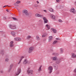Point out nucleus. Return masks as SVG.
<instances>
[{
    "mask_svg": "<svg viewBox=\"0 0 76 76\" xmlns=\"http://www.w3.org/2000/svg\"><path fill=\"white\" fill-rule=\"evenodd\" d=\"M13 42H10V47H13Z\"/></svg>",
    "mask_w": 76,
    "mask_h": 76,
    "instance_id": "obj_18",
    "label": "nucleus"
},
{
    "mask_svg": "<svg viewBox=\"0 0 76 76\" xmlns=\"http://www.w3.org/2000/svg\"><path fill=\"white\" fill-rule=\"evenodd\" d=\"M3 19H4V20H7V18L5 17H4V18H3Z\"/></svg>",
    "mask_w": 76,
    "mask_h": 76,
    "instance_id": "obj_33",
    "label": "nucleus"
},
{
    "mask_svg": "<svg viewBox=\"0 0 76 76\" xmlns=\"http://www.w3.org/2000/svg\"><path fill=\"white\" fill-rule=\"evenodd\" d=\"M51 29L55 34H56V33L57 32V31L56 29L53 28H51Z\"/></svg>",
    "mask_w": 76,
    "mask_h": 76,
    "instance_id": "obj_14",
    "label": "nucleus"
},
{
    "mask_svg": "<svg viewBox=\"0 0 76 76\" xmlns=\"http://www.w3.org/2000/svg\"><path fill=\"white\" fill-rule=\"evenodd\" d=\"M7 12H8V10L7 9L6 10Z\"/></svg>",
    "mask_w": 76,
    "mask_h": 76,
    "instance_id": "obj_42",
    "label": "nucleus"
},
{
    "mask_svg": "<svg viewBox=\"0 0 76 76\" xmlns=\"http://www.w3.org/2000/svg\"><path fill=\"white\" fill-rule=\"evenodd\" d=\"M36 39H37L38 41H39L40 40V38H39V37L38 36H36Z\"/></svg>",
    "mask_w": 76,
    "mask_h": 76,
    "instance_id": "obj_20",
    "label": "nucleus"
},
{
    "mask_svg": "<svg viewBox=\"0 0 76 76\" xmlns=\"http://www.w3.org/2000/svg\"><path fill=\"white\" fill-rule=\"evenodd\" d=\"M56 40H60V39L58 38H56Z\"/></svg>",
    "mask_w": 76,
    "mask_h": 76,
    "instance_id": "obj_37",
    "label": "nucleus"
},
{
    "mask_svg": "<svg viewBox=\"0 0 76 76\" xmlns=\"http://www.w3.org/2000/svg\"><path fill=\"white\" fill-rule=\"evenodd\" d=\"M27 73H28V74H32L33 73V71L32 70L28 71Z\"/></svg>",
    "mask_w": 76,
    "mask_h": 76,
    "instance_id": "obj_15",
    "label": "nucleus"
},
{
    "mask_svg": "<svg viewBox=\"0 0 76 76\" xmlns=\"http://www.w3.org/2000/svg\"><path fill=\"white\" fill-rule=\"evenodd\" d=\"M63 7H64V6H61V8H63Z\"/></svg>",
    "mask_w": 76,
    "mask_h": 76,
    "instance_id": "obj_38",
    "label": "nucleus"
},
{
    "mask_svg": "<svg viewBox=\"0 0 76 76\" xmlns=\"http://www.w3.org/2000/svg\"><path fill=\"white\" fill-rule=\"evenodd\" d=\"M41 67H42V66H41L39 68V69H38V71H39V72H41Z\"/></svg>",
    "mask_w": 76,
    "mask_h": 76,
    "instance_id": "obj_24",
    "label": "nucleus"
},
{
    "mask_svg": "<svg viewBox=\"0 0 76 76\" xmlns=\"http://www.w3.org/2000/svg\"><path fill=\"white\" fill-rule=\"evenodd\" d=\"M15 41H20L21 38L20 37H15L14 39Z\"/></svg>",
    "mask_w": 76,
    "mask_h": 76,
    "instance_id": "obj_9",
    "label": "nucleus"
},
{
    "mask_svg": "<svg viewBox=\"0 0 76 76\" xmlns=\"http://www.w3.org/2000/svg\"><path fill=\"white\" fill-rule=\"evenodd\" d=\"M70 12L71 13H73L74 14H76V11L75 8H73L71 9L70 10Z\"/></svg>",
    "mask_w": 76,
    "mask_h": 76,
    "instance_id": "obj_4",
    "label": "nucleus"
},
{
    "mask_svg": "<svg viewBox=\"0 0 76 76\" xmlns=\"http://www.w3.org/2000/svg\"><path fill=\"white\" fill-rule=\"evenodd\" d=\"M53 59L54 60H56V63L57 64H58L60 62V59H57V57H53Z\"/></svg>",
    "mask_w": 76,
    "mask_h": 76,
    "instance_id": "obj_2",
    "label": "nucleus"
},
{
    "mask_svg": "<svg viewBox=\"0 0 76 76\" xmlns=\"http://www.w3.org/2000/svg\"><path fill=\"white\" fill-rule=\"evenodd\" d=\"M10 28L12 29H16V27L15 25H13L12 24H10L9 26Z\"/></svg>",
    "mask_w": 76,
    "mask_h": 76,
    "instance_id": "obj_5",
    "label": "nucleus"
},
{
    "mask_svg": "<svg viewBox=\"0 0 76 76\" xmlns=\"http://www.w3.org/2000/svg\"><path fill=\"white\" fill-rule=\"evenodd\" d=\"M12 19H13L14 20H18V19L15 18L13 17Z\"/></svg>",
    "mask_w": 76,
    "mask_h": 76,
    "instance_id": "obj_29",
    "label": "nucleus"
},
{
    "mask_svg": "<svg viewBox=\"0 0 76 76\" xmlns=\"http://www.w3.org/2000/svg\"><path fill=\"white\" fill-rule=\"evenodd\" d=\"M60 51L61 53H63V52H64V51H63V49L62 48L60 49Z\"/></svg>",
    "mask_w": 76,
    "mask_h": 76,
    "instance_id": "obj_23",
    "label": "nucleus"
},
{
    "mask_svg": "<svg viewBox=\"0 0 76 76\" xmlns=\"http://www.w3.org/2000/svg\"><path fill=\"white\" fill-rule=\"evenodd\" d=\"M30 38H31V36L30 35H28L27 37V39H29Z\"/></svg>",
    "mask_w": 76,
    "mask_h": 76,
    "instance_id": "obj_21",
    "label": "nucleus"
},
{
    "mask_svg": "<svg viewBox=\"0 0 76 76\" xmlns=\"http://www.w3.org/2000/svg\"><path fill=\"white\" fill-rule=\"evenodd\" d=\"M44 11L45 12H47V10H44Z\"/></svg>",
    "mask_w": 76,
    "mask_h": 76,
    "instance_id": "obj_39",
    "label": "nucleus"
},
{
    "mask_svg": "<svg viewBox=\"0 0 76 76\" xmlns=\"http://www.w3.org/2000/svg\"><path fill=\"white\" fill-rule=\"evenodd\" d=\"M45 27L48 29H50V26L48 24L46 25Z\"/></svg>",
    "mask_w": 76,
    "mask_h": 76,
    "instance_id": "obj_16",
    "label": "nucleus"
},
{
    "mask_svg": "<svg viewBox=\"0 0 76 76\" xmlns=\"http://www.w3.org/2000/svg\"><path fill=\"white\" fill-rule=\"evenodd\" d=\"M28 63V61L26 59H25L23 62V64H26Z\"/></svg>",
    "mask_w": 76,
    "mask_h": 76,
    "instance_id": "obj_19",
    "label": "nucleus"
},
{
    "mask_svg": "<svg viewBox=\"0 0 76 76\" xmlns=\"http://www.w3.org/2000/svg\"><path fill=\"white\" fill-rule=\"evenodd\" d=\"M75 3H76V1H75Z\"/></svg>",
    "mask_w": 76,
    "mask_h": 76,
    "instance_id": "obj_44",
    "label": "nucleus"
},
{
    "mask_svg": "<svg viewBox=\"0 0 76 76\" xmlns=\"http://www.w3.org/2000/svg\"><path fill=\"white\" fill-rule=\"evenodd\" d=\"M23 14H25V15H26V16H28V15H29L28 11V10H23Z\"/></svg>",
    "mask_w": 76,
    "mask_h": 76,
    "instance_id": "obj_1",
    "label": "nucleus"
},
{
    "mask_svg": "<svg viewBox=\"0 0 76 76\" xmlns=\"http://www.w3.org/2000/svg\"><path fill=\"white\" fill-rule=\"evenodd\" d=\"M50 16L51 18H52V19H55V16H54V15H53V14H51L50 15Z\"/></svg>",
    "mask_w": 76,
    "mask_h": 76,
    "instance_id": "obj_22",
    "label": "nucleus"
},
{
    "mask_svg": "<svg viewBox=\"0 0 76 76\" xmlns=\"http://www.w3.org/2000/svg\"><path fill=\"white\" fill-rule=\"evenodd\" d=\"M35 7H36V6H35Z\"/></svg>",
    "mask_w": 76,
    "mask_h": 76,
    "instance_id": "obj_45",
    "label": "nucleus"
},
{
    "mask_svg": "<svg viewBox=\"0 0 76 76\" xmlns=\"http://www.w3.org/2000/svg\"><path fill=\"white\" fill-rule=\"evenodd\" d=\"M61 0H56V1L57 2H58V3H59V2H60V1H61Z\"/></svg>",
    "mask_w": 76,
    "mask_h": 76,
    "instance_id": "obj_34",
    "label": "nucleus"
},
{
    "mask_svg": "<svg viewBox=\"0 0 76 76\" xmlns=\"http://www.w3.org/2000/svg\"><path fill=\"white\" fill-rule=\"evenodd\" d=\"M43 19L44 21V23H48V20L46 19V18L45 17H43Z\"/></svg>",
    "mask_w": 76,
    "mask_h": 76,
    "instance_id": "obj_11",
    "label": "nucleus"
},
{
    "mask_svg": "<svg viewBox=\"0 0 76 76\" xmlns=\"http://www.w3.org/2000/svg\"><path fill=\"white\" fill-rule=\"evenodd\" d=\"M34 48L32 47H30L28 51V53H31L34 50Z\"/></svg>",
    "mask_w": 76,
    "mask_h": 76,
    "instance_id": "obj_3",
    "label": "nucleus"
},
{
    "mask_svg": "<svg viewBox=\"0 0 76 76\" xmlns=\"http://www.w3.org/2000/svg\"><path fill=\"white\" fill-rule=\"evenodd\" d=\"M49 10H50V12H53V8H49Z\"/></svg>",
    "mask_w": 76,
    "mask_h": 76,
    "instance_id": "obj_28",
    "label": "nucleus"
},
{
    "mask_svg": "<svg viewBox=\"0 0 76 76\" xmlns=\"http://www.w3.org/2000/svg\"><path fill=\"white\" fill-rule=\"evenodd\" d=\"M35 16L36 17H38L39 18H42L43 17V16L42 15H40V14H35Z\"/></svg>",
    "mask_w": 76,
    "mask_h": 76,
    "instance_id": "obj_10",
    "label": "nucleus"
},
{
    "mask_svg": "<svg viewBox=\"0 0 76 76\" xmlns=\"http://www.w3.org/2000/svg\"><path fill=\"white\" fill-rule=\"evenodd\" d=\"M12 66H13V65H10V68L9 70V72H10V70H11V69H12Z\"/></svg>",
    "mask_w": 76,
    "mask_h": 76,
    "instance_id": "obj_26",
    "label": "nucleus"
},
{
    "mask_svg": "<svg viewBox=\"0 0 76 76\" xmlns=\"http://www.w3.org/2000/svg\"><path fill=\"white\" fill-rule=\"evenodd\" d=\"M15 4H16V3H15Z\"/></svg>",
    "mask_w": 76,
    "mask_h": 76,
    "instance_id": "obj_46",
    "label": "nucleus"
},
{
    "mask_svg": "<svg viewBox=\"0 0 76 76\" xmlns=\"http://www.w3.org/2000/svg\"><path fill=\"white\" fill-rule=\"evenodd\" d=\"M58 21L59 22H60V23H62V22H63V21L60 19H58Z\"/></svg>",
    "mask_w": 76,
    "mask_h": 76,
    "instance_id": "obj_27",
    "label": "nucleus"
},
{
    "mask_svg": "<svg viewBox=\"0 0 76 76\" xmlns=\"http://www.w3.org/2000/svg\"><path fill=\"white\" fill-rule=\"evenodd\" d=\"M21 60H20L19 62L18 63V64H20V63L21 62Z\"/></svg>",
    "mask_w": 76,
    "mask_h": 76,
    "instance_id": "obj_35",
    "label": "nucleus"
},
{
    "mask_svg": "<svg viewBox=\"0 0 76 76\" xmlns=\"http://www.w3.org/2000/svg\"><path fill=\"white\" fill-rule=\"evenodd\" d=\"M71 57L73 58H76V54L74 53H71Z\"/></svg>",
    "mask_w": 76,
    "mask_h": 76,
    "instance_id": "obj_8",
    "label": "nucleus"
},
{
    "mask_svg": "<svg viewBox=\"0 0 76 76\" xmlns=\"http://www.w3.org/2000/svg\"><path fill=\"white\" fill-rule=\"evenodd\" d=\"M48 71H49V73H51L53 70V67L51 66H49L48 68Z\"/></svg>",
    "mask_w": 76,
    "mask_h": 76,
    "instance_id": "obj_7",
    "label": "nucleus"
},
{
    "mask_svg": "<svg viewBox=\"0 0 76 76\" xmlns=\"http://www.w3.org/2000/svg\"><path fill=\"white\" fill-rule=\"evenodd\" d=\"M20 72H21V69L19 68L18 69L17 72L15 74V76H18Z\"/></svg>",
    "mask_w": 76,
    "mask_h": 76,
    "instance_id": "obj_6",
    "label": "nucleus"
},
{
    "mask_svg": "<svg viewBox=\"0 0 76 76\" xmlns=\"http://www.w3.org/2000/svg\"><path fill=\"white\" fill-rule=\"evenodd\" d=\"M55 66H54V67L55 70H57L58 69V66L56 64H54Z\"/></svg>",
    "mask_w": 76,
    "mask_h": 76,
    "instance_id": "obj_17",
    "label": "nucleus"
},
{
    "mask_svg": "<svg viewBox=\"0 0 76 76\" xmlns=\"http://www.w3.org/2000/svg\"><path fill=\"white\" fill-rule=\"evenodd\" d=\"M57 41H56V40H55L53 43V44H56V43H57Z\"/></svg>",
    "mask_w": 76,
    "mask_h": 76,
    "instance_id": "obj_31",
    "label": "nucleus"
},
{
    "mask_svg": "<svg viewBox=\"0 0 76 76\" xmlns=\"http://www.w3.org/2000/svg\"><path fill=\"white\" fill-rule=\"evenodd\" d=\"M5 62H8L9 61V58H7L5 59Z\"/></svg>",
    "mask_w": 76,
    "mask_h": 76,
    "instance_id": "obj_25",
    "label": "nucleus"
},
{
    "mask_svg": "<svg viewBox=\"0 0 76 76\" xmlns=\"http://www.w3.org/2000/svg\"><path fill=\"white\" fill-rule=\"evenodd\" d=\"M52 39H53V36H50L49 37V39L48 40V42H51V41L52 40Z\"/></svg>",
    "mask_w": 76,
    "mask_h": 76,
    "instance_id": "obj_13",
    "label": "nucleus"
},
{
    "mask_svg": "<svg viewBox=\"0 0 76 76\" xmlns=\"http://www.w3.org/2000/svg\"><path fill=\"white\" fill-rule=\"evenodd\" d=\"M23 58H24V57H23V56H22V57L20 58V60H21V61H22V59H23Z\"/></svg>",
    "mask_w": 76,
    "mask_h": 76,
    "instance_id": "obj_32",
    "label": "nucleus"
},
{
    "mask_svg": "<svg viewBox=\"0 0 76 76\" xmlns=\"http://www.w3.org/2000/svg\"><path fill=\"white\" fill-rule=\"evenodd\" d=\"M11 34L13 37H16V33L15 31L11 32Z\"/></svg>",
    "mask_w": 76,
    "mask_h": 76,
    "instance_id": "obj_12",
    "label": "nucleus"
},
{
    "mask_svg": "<svg viewBox=\"0 0 76 76\" xmlns=\"http://www.w3.org/2000/svg\"><path fill=\"white\" fill-rule=\"evenodd\" d=\"M16 3L17 4H19V3H20V1H17Z\"/></svg>",
    "mask_w": 76,
    "mask_h": 76,
    "instance_id": "obj_30",
    "label": "nucleus"
},
{
    "mask_svg": "<svg viewBox=\"0 0 76 76\" xmlns=\"http://www.w3.org/2000/svg\"><path fill=\"white\" fill-rule=\"evenodd\" d=\"M6 6H5L3 7H6Z\"/></svg>",
    "mask_w": 76,
    "mask_h": 76,
    "instance_id": "obj_43",
    "label": "nucleus"
},
{
    "mask_svg": "<svg viewBox=\"0 0 76 76\" xmlns=\"http://www.w3.org/2000/svg\"><path fill=\"white\" fill-rule=\"evenodd\" d=\"M45 35L44 34H43V35L42 36V38H44V37H45Z\"/></svg>",
    "mask_w": 76,
    "mask_h": 76,
    "instance_id": "obj_36",
    "label": "nucleus"
},
{
    "mask_svg": "<svg viewBox=\"0 0 76 76\" xmlns=\"http://www.w3.org/2000/svg\"><path fill=\"white\" fill-rule=\"evenodd\" d=\"M4 72L3 71H1V73H3Z\"/></svg>",
    "mask_w": 76,
    "mask_h": 76,
    "instance_id": "obj_41",
    "label": "nucleus"
},
{
    "mask_svg": "<svg viewBox=\"0 0 76 76\" xmlns=\"http://www.w3.org/2000/svg\"><path fill=\"white\" fill-rule=\"evenodd\" d=\"M37 3L38 4H39V2H38V1H37Z\"/></svg>",
    "mask_w": 76,
    "mask_h": 76,
    "instance_id": "obj_40",
    "label": "nucleus"
}]
</instances>
